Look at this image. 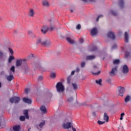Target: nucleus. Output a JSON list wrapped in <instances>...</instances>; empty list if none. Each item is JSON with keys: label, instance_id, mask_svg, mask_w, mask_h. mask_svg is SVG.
Listing matches in <instances>:
<instances>
[{"label": "nucleus", "instance_id": "obj_8", "mask_svg": "<svg viewBox=\"0 0 131 131\" xmlns=\"http://www.w3.org/2000/svg\"><path fill=\"white\" fill-rule=\"evenodd\" d=\"M129 69L127 65H124L122 68V72L124 74L128 73Z\"/></svg>", "mask_w": 131, "mask_h": 131}, {"label": "nucleus", "instance_id": "obj_4", "mask_svg": "<svg viewBox=\"0 0 131 131\" xmlns=\"http://www.w3.org/2000/svg\"><path fill=\"white\" fill-rule=\"evenodd\" d=\"M10 103H15V104H17L20 102V97L14 96L9 99Z\"/></svg>", "mask_w": 131, "mask_h": 131}, {"label": "nucleus", "instance_id": "obj_35", "mask_svg": "<svg viewBox=\"0 0 131 131\" xmlns=\"http://www.w3.org/2000/svg\"><path fill=\"white\" fill-rule=\"evenodd\" d=\"M125 58H127L129 57V52L126 51L125 54Z\"/></svg>", "mask_w": 131, "mask_h": 131}, {"label": "nucleus", "instance_id": "obj_20", "mask_svg": "<svg viewBox=\"0 0 131 131\" xmlns=\"http://www.w3.org/2000/svg\"><path fill=\"white\" fill-rule=\"evenodd\" d=\"M124 38L125 42H128V34L126 32L124 33Z\"/></svg>", "mask_w": 131, "mask_h": 131}, {"label": "nucleus", "instance_id": "obj_58", "mask_svg": "<svg viewBox=\"0 0 131 131\" xmlns=\"http://www.w3.org/2000/svg\"><path fill=\"white\" fill-rule=\"evenodd\" d=\"M93 116H96V113L93 112Z\"/></svg>", "mask_w": 131, "mask_h": 131}, {"label": "nucleus", "instance_id": "obj_2", "mask_svg": "<svg viewBox=\"0 0 131 131\" xmlns=\"http://www.w3.org/2000/svg\"><path fill=\"white\" fill-rule=\"evenodd\" d=\"M37 43H40L41 46L45 47H49L51 45V41L50 40L43 41L41 39H39L37 40Z\"/></svg>", "mask_w": 131, "mask_h": 131}, {"label": "nucleus", "instance_id": "obj_3", "mask_svg": "<svg viewBox=\"0 0 131 131\" xmlns=\"http://www.w3.org/2000/svg\"><path fill=\"white\" fill-rule=\"evenodd\" d=\"M62 126L64 129H69L72 126V123L68 122V120H65L62 125Z\"/></svg>", "mask_w": 131, "mask_h": 131}, {"label": "nucleus", "instance_id": "obj_51", "mask_svg": "<svg viewBox=\"0 0 131 131\" xmlns=\"http://www.w3.org/2000/svg\"><path fill=\"white\" fill-rule=\"evenodd\" d=\"M93 69L94 70H96V69H98V67H97L96 66H93Z\"/></svg>", "mask_w": 131, "mask_h": 131}, {"label": "nucleus", "instance_id": "obj_43", "mask_svg": "<svg viewBox=\"0 0 131 131\" xmlns=\"http://www.w3.org/2000/svg\"><path fill=\"white\" fill-rule=\"evenodd\" d=\"M102 17H103L102 15H100L98 16L96 19V21L98 22L99 21V19H100V18H102Z\"/></svg>", "mask_w": 131, "mask_h": 131}, {"label": "nucleus", "instance_id": "obj_63", "mask_svg": "<svg viewBox=\"0 0 131 131\" xmlns=\"http://www.w3.org/2000/svg\"><path fill=\"white\" fill-rule=\"evenodd\" d=\"M31 128H29L28 131H30Z\"/></svg>", "mask_w": 131, "mask_h": 131}, {"label": "nucleus", "instance_id": "obj_21", "mask_svg": "<svg viewBox=\"0 0 131 131\" xmlns=\"http://www.w3.org/2000/svg\"><path fill=\"white\" fill-rule=\"evenodd\" d=\"M72 85L75 91H76L78 88V84H77L76 83H73L72 84Z\"/></svg>", "mask_w": 131, "mask_h": 131}, {"label": "nucleus", "instance_id": "obj_49", "mask_svg": "<svg viewBox=\"0 0 131 131\" xmlns=\"http://www.w3.org/2000/svg\"><path fill=\"white\" fill-rule=\"evenodd\" d=\"M116 48H117V46H116V45H114L112 47V50H114V49H116Z\"/></svg>", "mask_w": 131, "mask_h": 131}, {"label": "nucleus", "instance_id": "obj_54", "mask_svg": "<svg viewBox=\"0 0 131 131\" xmlns=\"http://www.w3.org/2000/svg\"><path fill=\"white\" fill-rule=\"evenodd\" d=\"M28 34L29 35H31V34H32V32L31 31H29Z\"/></svg>", "mask_w": 131, "mask_h": 131}, {"label": "nucleus", "instance_id": "obj_36", "mask_svg": "<svg viewBox=\"0 0 131 131\" xmlns=\"http://www.w3.org/2000/svg\"><path fill=\"white\" fill-rule=\"evenodd\" d=\"M10 71H12L13 73H15V67L14 66L10 68Z\"/></svg>", "mask_w": 131, "mask_h": 131}, {"label": "nucleus", "instance_id": "obj_47", "mask_svg": "<svg viewBox=\"0 0 131 131\" xmlns=\"http://www.w3.org/2000/svg\"><path fill=\"white\" fill-rule=\"evenodd\" d=\"M84 40H83V39H82V38H81V39H80V40H79V42H80V43H83V42H84Z\"/></svg>", "mask_w": 131, "mask_h": 131}, {"label": "nucleus", "instance_id": "obj_23", "mask_svg": "<svg viewBox=\"0 0 131 131\" xmlns=\"http://www.w3.org/2000/svg\"><path fill=\"white\" fill-rule=\"evenodd\" d=\"M124 5V2H123V0H120L119 1V6L121 8H123Z\"/></svg>", "mask_w": 131, "mask_h": 131}, {"label": "nucleus", "instance_id": "obj_34", "mask_svg": "<svg viewBox=\"0 0 131 131\" xmlns=\"http://www.w3.org/2000/svg\"><path fill=\"white\" fill-rule=\"evenodd\" d=\"M129 101V96H127L125 98V103H127V102Z\"/></svg>", "mask_w": 131, "mask_h": 131}, {"label": "nucleus", "instance_id": "obj_10", "mask_svg": "<svg viewBox=\"0 0 131 131\" xmlns=\"http://www.w3.org/2000/svg\"><path fill=\"white\" fill-rule=\"evenodd\" d=\"M91 34L92 36L96 35V34H98V29H97L96 28H94L92 30H91Z\"/></svg>", "mask_w": 131, "mask_h": 131}, {"label": "nucleus", "instance_id": "obj_57", "mask_svg": "<svg viewBox=\"0 0 131 131\" xmlns=\"http://www.w3.org/2000/svg\"><path fill=\"white\" fill-rule=\"evenodd\" d=\"M82 2H83L84 3H86L88 2V0H81Z\"/></svg>", "mask_w": 131, "mask_h": 131}, {"label": "nucleus", "instance_id": "obj_56", "mask_svg": "<svg viewBox=\"0 0 131 131\" xmlns=\"http://www.w3.org/2000/svg\"><path fill=\"white\" fill-rule=\"evenodd\" d=\"M124 115H125V114H124V113H121V117H123V116H124Z\"/></svg>", "mask_w": 131, "mask_h": 131}, {"label": "nucleus", "instance_id": "obj_60", "mask_svg": "<svg viewBox=\"0 0 131 131\" xmlns=\"http://www.w3.org/2000/svg\"><path fill=\"white\" fill-rule=\"evenodd\" d=\"M89 2H94V0H88Z\"/></svg>", "mask_w": 131, "mask_h": 131}, {"label": "nucleus", "instance_id": "obj_46", "mask_svg": "<svg viewBox=\"0 0 131 131\" xmlns=\"http://www.w3.org/2000/svg\"><path fill=\"white\" fill-rule=\"evenodd\" d=\"M4 56V53L3 52L0 51V58H3V56Z\"/></svg>", "mask_w": 131, "mask_h": 131}, {"label": "nucleus", "instance_id": "obj_32", "mask_svg": "<svg viewBox=\"0 0 131 131\" xmlns=\"http://www.w3.org/2000/svg\"><path fill=\"white\" fill-rule=\"evenodd\" d=\"M100 73H101V71H98V72H92V74L93 75H99V74H100Z\"/></svg>", "mask_w": 131, "mask_h": 131}, {"label": "nucleus", "instance_id": "obj_61", "mask_svg": "<svg viewBox=\"0 0 131 131\" xmlns=\"http://www.w3.org/2000/svg\"><path fill=\"white\" fill-rule=\"evenodd\" d=\"M71 13H73V10L71 9Z\"/></svg>", "mask_w": 131, "mask_h": 131}, {"label": "nucleus", "instance_id": "obj_14", "mask_svg": "<svg viewBox=\"0 0 131 131\" xmlns=\"http://www.w3.org/2000/svg\"><path fill=\"white\" fill-rule=\"evenodd\" d=\"M6 78L8 81H12L14 79V76L13 75H7L6 76Z\"/></svg>", "mask_w": 131, "mask_h": 131}, {"label": "nucleus", "instance_id": "obj_45", "mask_svg": "<svg viewBox=\"0 0 131 131\" xmlns=\"http://www.w3.org/2000/svg\"><path fill=\"white\" fill-rule=\"evenodd\" d=\"M9 51L10 54H14V52L13 51V50L12 49L9 48Z\"/></svg>", "mask_w": 131, "mask_h": 131}, {"label": "nucleus", "instance_id": "obj_28", "mask_svg": "<svg viewBox=\"0 0 131 131\" xmlns=\"http://www.w3.org/2000/svg\"><path fill=\"white\" fill-rule=\"evenodd\" d=\"M119 63H120V60H119V59H115L113 61L114 64H116L117 65L119 64Z\"/></svg>", "mask_w": 131, "mask_h": 131}, {"label": "nucleus", "instance_id": "obj_31", "mask_svg": "<svg viewBox=\"0 0 131 131\" xmlns=\"http://www.w3.org/2000/svg\"><path fill=\"white\" fill-rule=\"evenodd\" d=\"M67 82L69 84H70V83L71 82V77L70 76L68 77Z\"/></svg>", "mask_w": 131, "mask_h": 131}, {"label": "nucleus", "instance_id": "obj_53", "mask_svg": "<svg viewBox=\"0 0 131 131\" xmlns=\"http://www.w3.org/2000/svg\"><path fill=\"white\" fill-rule=\"evenodd\" d=\"M80 70L79 68H77L75 71L76 72H79Z\"/></svg>", "mask_w": 131, "mask_h": 131}, {"label": "nucleus", "instance_id": "obj_17", "mask_svg": "<svg viewBox=\"0 0 131 131\" xmlns=\"http://www.w3.org/2000/svg\"><path fill=\"white\" fill-rule=\"evenodd\" d=\"M95 58H96V56L95 55H89L86 57L85 59L86 60H94V59H95Z\"/></svg>", "mask_w": 131, "mask_h": 131}, {"label": "nucleus", "instance_id": "obj_44", "mask_svg": "<svg viewBox=\"0 0 131 131\" xmlns=\"http://www.w3.org/2000/svg\"><path fill=\"white\" fill-rule=\"evenodd\" d=\"M30 91V89H26L25 90V92L26 93V94H28V92Z\"/></svg>", "mask_w": 131, "mask_h": 131}, {"label": "nucleus", "instance_id": "obj_5", "mask_svg": "<svg viewBox=\"0 0 131 131\" xmlns=\"http://www.w3.org/2000/svg\"><path fill=\"white\" fill-rule=\"evenodd\" d=\"M116 71H117V67H115L112 69L111 72H109L110 76L112 77L115 76V75H116Z\"/></svg>", "mask_w": 131, "mask_h": 131}, {"label": "nucleus", "instance_id": "obj_50", "mask_svg": "<svg viewBox=\"0 0 131 131\" xmlns=\"http://www.w3.org/2000/svg\"><path fill=\"white\" fill-rule=\"evenodd\" d=\"M41 79H42V76H40L39 77H38V80H41Z\"/></svg>", "mask_w": 131, "mask_h": 131}, {"label": "nucleus", "instance_id": "obj_13", "mask_svg": "<svg viewBox=\"0 0 131 131\" xmlns=\"http://www.w3.org/2000/svg\"><path fill=\"white\" fill-rule=\"evenodd\" d=\"M48 30H49V27L47 26L43 27L41 29V31L42 33H43V34H46V33L48 32Z\"/></svg>", "mask_w": 131, "mask_h": 131}, {"label": "nucleus", "instance_id": "obj_7", "mask_svg": "<svg viewBox=\"0 0 131 131\" xmlns=\"http://www.w3.org/2000/svg\"><path fill=\"white\" fill-rule=\"evenodd\" d=\"M26 61V59H17L16 60V67H19V66H21V64L23 63V62Z\"/></svg>", "mask_w": 131, "mask_h": 131}, {"label": "nucleus", "instance_id": "obj_62", "mask_svg": "<svg viewBox=\"0 0 131 131\" xmlns=\"http://www.w3.org/2000/svg\"><path fill=\"white\" fill-rule=\"evenodd\" d=\"M1 126H2V123H1L0 122V128H1Z\"/></svg>", "mask_w": 131, "mask_h": 131}, {"label": "nucleus", "instance_id": "obj_15", "mask_svg": "<svg viewBox=\"0 0 131 131\" xmlns=\"http://www.w3.org/2000/svg\"><path fill=\"white\" fill-rule=\"evenodd\" d=\"M23 114L27 119H29V116L28 115V110H24Z\"/></svg>", "mask_w": 131, "mask_h": 131}, {"label": "nucleus", "instance_id": "obj_59", "mask_svg": "<svg viewBox=\"0 0 131 131\" xmlns=\"http://www.w3.org/2000/svg\"><path fill=\"white\" fill-rule=\"evenodd\" d=\"M122 119H123V118L121 116L120 118V120H122Z\"/></svg>", "mask_w": 131, "mask_h": 131}, {"label": "nucleus", "instance_id": "obj_52", "mask_svg": "<svg viewBox=\"0 0 131 131\" xmlns=\"http://www.w3.org/2000/svg\"><path fill=\"white\" fill-rule=\"evenodd\" d=\"M71 127H72V130H73V131H76V128H74L73 125H72V126H71Z\"/></svg>", "mask_w": 131, "mask_h": 131}, {"label": "nucleus", "instance_id": "obj_37", "mask_svg": "<svg viewBox=\"0 0 131 131\" xmlns=\"http://www.w3.org/2000/svg\"><path fill=\"white\" fill-rule=\"evenodd\" d=\"M50 77L51 78H55L56 77V74L53 73L50 75Z\"/></svg>", "mask_w": 131, "mask_h": 131}, {"label": "nucleus", "instance_id": "obj_25", "mask_svg": "<svg viewBox=\"0 0 131 131\" xmlns=\"http://www.w3.org/2000/svg\"><path fill=\"white\" fill-rule=\"evenodd\" d=\"M96 83L99 84V85H102V79H99V80H96Z\"/></svg>", "mask_w": 131, "mask_h": 131}, {"label": "nucleus", "instance_id": "obj_19", "mask_svg": "<svg viewBox=\"0 0 131 131\" xmlns=\"http://www.w3.org/2000/svg\"><path fill=\"white\" fill-rule=\"evenodd\" d=\"M40 110L41 111L42 113L45 114V113H47V109L46 108V106H42L40 108Z\"/></svg>", "mask_w": 131, "mask_h": 131}, {"label": "nucleus", "instance_id": "obj_27", "mask_svg": "<svg viewBox=\"0 0 131 131\" xmlns=\"http://www.w3.org/2000/svg\"><path fill=\"white\" fill-rule=\"evenodd\" d=\"M15 59V58L14 57V56H10L8 59V63H11L12 60H14Z\"/></svg>", "mask_w": 131, "mask_h": 131}, {"label": "nucleus", "instance_id": "obj_39", "mask_svg": "<svg viewBox=\"0 0 131 131\" xmlns=\"http://www.w3.org/2000/svg\"><path fill=\"white\" fill-rule=\"evenodd\" d=\"M97 123H98L99 124V125H101V124H104V123H105V122L99 120L97 122Z\"/></svg>", "mask_w": 131, "mask_h": 131}, {"label": "nucleus", "instance_id": "obj_1", "mask_svg": "<svg viewBox=\"0 0 131 131\" xmlns=\"http://www.w3.org/2000/svg\"><path fill=\"white\" fill-rule=\"evenodd\" d=\"M56 88L58 93H63L65 91L64 85H63V84L61 82H59L56 84Z\"/></svg>", "mask_w": 131, "mask_h": 131}, {"label": "nucleus", "instance_id": "obj_9", "mask_svg": "<svg viewBox=\"0 0 131 131\" xmlns=\"http://www.w3.org/2000/svg\"><path fill=\"white\" fill-rule=\"evenodd\" d=\"M125 92V89H124V88L123 87L121 88L119 91V96H120L121 97H123V95H124Z\"/></svg>", "mask_w": 131, "mask_h": 131}, {"label": "nucleus", "instance_id": "obj_11", "mask_svg": "<svg viewBox=\"0 0 131 131\" xmlns=\"http://www.w3.org/2000/svg\"><path fill=\"white\" fill-rule=\"evenodd\" d=\"M107 36L108 37H110V38H111L114 40V39H115V34L112 32H109L107 33Z\"/></svg>", "mask_w": 131, "mask_h": 131}, {"label": "nucleus", "instance_id": "obj_64", "mask_svg": "<svg viewBox=\"0 0 131 131\" xmlns=\"http://www.w3.org/2000/svg\"><path fill=\"white\" fill-rule=\"evenodd\" d=\"M25 67H27L28 68L27 65L25 64Z\"/></svg>", "mask_w": 131, "mask_h": 131}, {"label": "nucleus", "instance_id": "obj_30", "mask_svg": "<svg viewBox=\"0 0 131 131\" xmlns=\"http://www.w3.org/2000/svg\"><path fill=\"white\" fill-rule=\"evenodd\" d=\"M45 124H46V122L44 121L42 122H41L39 125V126L42 128V127H43V125H45Z\"/></svg>", "mask_w": 131, "mask_h": 131}, {"label": "nucleus", "instance_id": "obj_40", "mask_svg": "<svg viewBox=\"0 0 131 131\" xmlns=\"http://www.w3.org/2000/svg\"><path fill=\"white\" fill-rule=\"evenodd\" d=\"M85 66V62L84 61H82L81 63V68H83Z\"/></svg>", "mask_w": 131, "mask_h": 131}, {"label": "nucleus", "instance_id": "obj_6", "mask_svg": "<svg viewBox=\"0 0 131 131\" xmlns=\"http://www.w3.org/2000/svg\"><path fill=\"white\" fill-rule=\"evenodd\" d=\"M33 67L36 69H39L41 71H42V68L40 66V64L39 62H34L32 63Z\"/></svg>", "mask_w": 131, "mask_h": 131}, {"label": "nucleus", "instance_id": "obj_24", "mask_svg": "<svg viewBox=\"0 0 131 131\" xmlns=\"http://www.w3.org/2000/svg\"><path fill=\"white\" fill-rule=\"evenodd\" d=\"M42 5L45 7H49V2L47 1H44L42 2Z\"/></svg>", "mask_w": 131, "mask_h": 131}, {"label": "nucleus", "instance_id": "obj_42", "mask_svg": "<svg viewBox=\"0 0 131 131\" xmlns=\"http://www.w3.org/2000/svg\"><path fill=\"white\" fill-rule=\"evenodd\" d=\"M97 47H93L91 51L92 52H94L95 51H97Z\"/></svg>", "mask_w": 131, "mask_h": 131}, {"label": "nucleus", "instance_id": "obj_38", "mask_svg": "<svg viewBox=\"0 0 131 131\" xmlns=\"http://www.w3.org/2000/svg\"><path fill=\"white\" fill-rule=\"evenodd\" d=\"M73 97H70L68 98V102H69V103H71V102H73Z\"/></svg>", "mask_w": 131, "mask_h": 131}, {"label": "nucleus", "instance_id": "obj_22", "mask_svg": "<svg viewBox=\"0 0 131 131\" xmlns=\"http://www.w3.org/2000/svg\"><path fill=\"white\" fill-rule=\"evenodd\" d=\"M67 41H68V42H69L71 45H73V43H74V40H72L71 38H69V37L67 38Z\"/></svg>", "mask_w": 131, "mask_h": 131}, {"label": "nucleus", "instance_id": "obj_41", "mask_svg": "<svg viewBox=\"0 0 131 131\" xmlns=\"http://www.w3.org/2000/svg\"><path fill=\"white\" fill-rule=\"evenodd\" d=\"M76 29H78V30H79V29H80V28H81V26H80V25L78 24L76 26Z\"/></svg>", "mask_w": 131, "mask_h": 131}, {"label": "nucleus", "instance_id": "obj_18", "mask_svg": "<svg viewBox=\"0 0 131 131\" xmlns=\"http://www.w3.org/2000/svg\"><path fill=\"white\" fill-rule=\"evenodd\" d=\"M103 119H104V120H105V121H106V122H108V121H109V116L106 113H105L104 114Z\"/></svg>", "mask_w": 131, "mask_h": 131}, {"label": "nucleus", "instance_id": "obj_12", "mask_svg": "<svg viewBox=\"0 0 131 131\" xmlns=\"http://www.w3.org/2000/svg\"><path fill=\"white\" fill-rule=\"evenodd\" d=\"M12 129L14 131H20L21 130V126L20 125H15L13 126Z\"/></svg>", "mask_w": 131, "mask_h": 131}, {"label": "nucleus", "instance_id": "obj_48", "mask_svg": "<svg viewBox=\"0 0 131 131\" xmlns=\"http://www.w3.org/2000/svg\"><path fill=\"white\" fill-rule=\"evenodd\" d=\"M54 29H55V27L51 26L50 28L49 29V30H53Z\"/></svg>", "mask_w": 131, "mask_h": 131}, {"label": "nucleus", "instance_id": "obj_55", "mask_svg": "<svg viewBox=\"0 0 131 131\" xmlns=\"http://www.w3.org/2000/svg\"><path fill=\"white\" fill-rule=\"evenodd\" d=\"M75 73V71H73L71 72V75H74V74Z\"/></svg>", "mask_w": 131, "mask_h": 131}, {"label": "nucleus", "instance_id": "obj_26", "mask_svg": "<svg viewBox=\"0 0 131 131\" xmlns=\"http://www.w3.org/2000/svg\"><path fill=\"white\" fill-rule=\"evenodd\" d=\"M34 14V11H33V9H31L30 10L29 16H30V17H33Z\"/></svg>", "mask_w": 131, "mask_h": 131}, {"label": "nucleus", "instance_id": "obj_33", "mask_svg": "<svg viewBox=\"0 0 131 131\" xmlns=\"http://www.w3.org/2000/svg\"><path fill=\"white\" fill-rule=\"evenodd\" d=\"M111 13L113 16H116L117 15V13L114 10H111Z\"/></svg>", "mask_w": 131, "mask_h": 131}, {"label": "nucleus", "instance_id": "obj_29", "mask_svg": "<svg viewBox=\"0 0 131 131\" xmlns=\"http://www.w3.org/2000/svg\"><path fill=\"white\" fill-rule=\"evenodd\" d=\"M26 118V117H25V116H21L19 117V119H20V121H25Z\"/></svg>", "mask_w": 131, "mask_h": 131}, {"label": "nucleus", "instance_id": "obj_16", "mask_svg": "<svg viewBox=\"0 0 131 131\" xmlns=\"http://www.w3.org/2000/svg\"><path fill=\"white\" fill-rule=\"evenodd\" d=\"M23 102L27 103V104H31V99H29L27 98H24L23 99Z\"/></svg>", "mask_w": 131, "mask_h": 131}]
</instances>
